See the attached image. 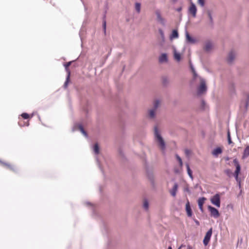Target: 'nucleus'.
<instances>
[{
    "label": "nucleus",
    "instance_id": "obj_48",
    "mask_svg": "<svg viewBox=\"0 0 249 249\" xmlns=\"http://www.w3.org/2000/svg\"><path fill=\"white\" fill-rule=\"evenodd\" d=\"M119 154L120 155V156H121L122 157V158H124V154L123 151L121 149L119 150Z\"/></svg>",
    "mask_w": 249,
    "mask_h": 249
},
{
    "label": "nucleus",
    "instance_id": "obj_4",
    "mask_svg": "<svg viewBox=\"0 0 249 249\" xmlns=\"http://www.w3.org/2000/svg\"><path fill=\"white\" fill-rule=\"evenodd\" d=\"M78 129H79L82 134L86 137L87 138L88 137V133L84 129V127L82 124H75L72 128V131L74 132L77 130Z\"/></svg>",
    "mask_w": 249,
    "mask_h": 249
},
{
    "label": "nucleus",
    "instance_id": "obj_9",
    "mask_svg": "<svg viewBox=\"0 0 249 249\" xmlns=\"http://www.w3.org/2000/svg\"><path fill=\"white\" fill-rule=\"evenodd\" d=\"M155 14L157 16V21L162 26H164L165 25V20L161 17L160 11L159 10H157L155 11Z\"/></svg>",
    "mask_w": 249,
    "mask_h": 249
},
{
    "label": "nucleus",
    "instance_id": "obj_28",
    "mask_svg": "<svg viewBox=\"0 0 249 249\" xmlns=\"http://www.w3.org/2000/svg\"><path fill=\"white\" fill-rule=\"evenodd\" d=\"M174 57L175 59H176L178 62L180 61L181 58L180 53L177 52L176 50L174 52Z\"/></svg>",
    "mask_w": 249,
    "mask_h": 249
},
{
    "label": "nucleus",
    "instance_id": "obj_26",
    "mask_svg": "<svg viewBox=\"0 0 249 249\" xmlns=\"http://www.w3.org/2000/svg\"><path fill=\"white\" fill-rule=\"evenodd\" d=\"M207 15H208V18H209L210 24L212 26H213V21L212 14L211 11L210 10H208Z\"/></svg>",
    "mask_w": 249,
    "mask_h": 249
},
{
    "label": "nucleus",
    "instance_id": "obj_13",
    "mask_svg": "<svg viewBox=\"0 0 249 249\" xmlns=\"http://www.w3.org/2000/svg\"><path fill=\"white\" fill-rule=\"evenodd\" d=\"M185 211L188 217H192L193 215V211L189 201L188 200L185 205Z\"/></svg>",
    "mask_w": 249,
    "mask_h": 249
},
{
    "label": "nucleus",
    "instance_id": "obj_18",
    "mask_svg": "<svg viewBox=\"0 0 249 249\" xmlns=\"http://www.w3.org/2000/svg\"><path fill=\"white\" fill-rule=\"evenodd\" d=\"M178 188V184L177 182H175L173 187V188L170 191V194L173 196H176L177 191Z\"/></svg>",
    "mask_w": 249,
    "mask_h": 249
},
{
    "label": "nucleus",
    "instance_id": "obj_43",
    "mask_svg": "<svg viewBox=\"0 0 249 249\" xmlns=\"http://www.w3.org/2000/svg\"><path fill=\"white\" fill-rule=\"evenodd\" d=\"M206 105V103L203 99H202L201 101V107L204 109L205 108V106Z\"/></svg>",
    "mask_w": 249,
    "mask_h": 249
},
{
    "label": "nucleus",
    "instance_id": "obj_42",
    "mask_svg": "<svg viewBox=\"0 0 249 249\" xmlns=\"http://www.w3.org/2000/svg\"><path fill=\"white\" fill-rule=\"evenodd\" d=\"M198 3L201 6L203 7L205 5V0H197Z\"/></svg>",
    "mask_w": 249,
    "mask_h": 249
},
{
    "label": "nucleus",
    "instance_id": "obj_56",
    "mask_svg": "<svg viewBox=\"0 0 249 249\" xmlns=\"http://www.w3.org/2000/svg\"><path fill=\"white\" fill-rule=\"evenodd\" d=\"M34 115V113H32L31 115L30 116V118H32Z\"/></svg>",
    "mask_w": 249,
    "mask_h": 249
},
{
    "label": "nucleus",
    "instance_id": "obj_30",
    "mask_svg": "<svg viewBox=\"0 0 249 249\" xmlns=\"http://www.w3.org/2000/svg\"><path fill=\"white\" fill-rule=\"evenodd\" d=\"M149 202L147 199H144L143 203V208L145 210H148L149 209Z\"/></svg>",
    "mask_w": 249,
    "mask_h": 249
},
{
    "label": "nucleus",
    "instance_id": "obj_34",
    "mask_svg": "<svg viewBox=\"0 0 249 249\" xmlns=\"http://www.w3.org/2000/svg\"><path fill=\"white\" fill-rule=\"evenodd\" d=\"M155 111L156 110L153 108L150 110L149 115L150 118H154L155 117Z\"/></svg>",
    "mask_w": 249,
    "mask_h": 249
},
{
    "label": "nucleus",
    "instance_id": "obj_2",
    "mask_svg": "<svg viewBox=\"0 0 249 249\" xmlns=\"http://www.w3.org/2000/svg\"><path fill=\"white\" fill-rule=\"evenodd\" d=\"M233 162L235 166V170L234 172L233 175L236 181L237 182H239V181H241L240 179L239 178V175L241 169V165L237 159H234L233 160Z\"/></svg>",
    "mask_w": 249,
    "mask_h": 249
},
{
    "label": "nucleus",
    "instance_id": "obj_58",
    "mask_svg": "<svg viewBox=\"0 0 249 249\" xmlns=\"http://www.w3.org/2000/svg\"><path fill=\"white\" fill-rule=\"evenodd\" d=\"M171 0L174 3L177 2V1H178V0Z\"/></svg>",
    "mask_w": 249,
    "mask_h": 249
},
{
    "label": "nucleus",
    "instance_id": "obj_20",
    "mask_svg": "<svg viewBox=\"0 0 249 249\" xmlns=\"http://www.w3.org/2000/svg\"><path fill=\"white\" fill-rule=\"evenodd\" d=\"M222 153V149L220 147L215 148L213 151V154L215 157H217L219 154Z\"/></svg>",
    "mask_w": 249,
    "mask_h": 249
},
{
    "label": "nucleus",
    "instance_id": "obj_8",
    "mask_svg": "<svg viewBox=\"0 0 249 249\" xmlns=\"http://www.w3.org/2000/svg\"><path fill=\"white\" fill-rule=\"evenodd\" d=\"M197 8L194 3L191 1L190 6L188 8V13L191 14L194 18L196 15Z\"/></svg>",
    "mask_w": 249,
    "mask_h": 249
},
{
    "label": "nucleus",
    "instance_id": "obj_39",
    "mask_svg": "<svg viewBox=\"0 0 249 249\" xmlns=\"http://www.w3.org/2000/svg\"><path fill=\"white\" fill-rule=\"evenodd\" d=\"M96 162H97V163L98 164L99 168H100V169L101 171V172H102V173L104 174V172L103 169L102 167H101V164L100 163V161H99V160L98 157L96 158Z\"/></svg>",
    "mask_w": 249,
    "mask_h": 249
},
{
    "label": "nucleus",
    "instance_id": "obj_7",
    "mask_svg": "<svg viewBox=\"0 0 249 249\" xmlns=\"http://www.w3.org/2000/svg\"><path fill=\"white\" fill-rule=\"evenodd\" d=\"M208 209L210 212L211 215L212 216H213L215 218H216L219 216L220 213L218 210L216 208L212 206L211 205H209L208 206Z\"/></svg>",
    "mask_w": 249,
    "mask_h": 249
},
{
    "label": "nucleus",
    "instance_id": "obj_25",
    "mask_svg": "<svg viewBox=\"0 0 249 249\" xmlns=\"http://www.w3.org/2000/svg\"><path fill=\"white\" fill-rule=\"evenodd\" d=\"M93 150L95 155H97L99 153L100 147L97 143L93 145Z\"/></svg>",
    "mask_w": 249,
    "mask_h": 249
},
{
    "label": "nucleus",
    "instance_id": "obj_23",
    "mask_svg": "<svg viewBox=\"0 0 249 249\" xmlns=\"http://www.w3.org/2000/svg\"><path fill=\"white\" fill-rule=\"evenodd\" d=\"M160 62H167L168 61V56L166 53H162L159 58Z\"/></svg>",
    "mask_w": 249,
    "mask_h": 249
},
{
    "label": "nucleus",
    "instance_id": "obj_29",
    "mask_svg": "<svg viewBox=\"0 0 249 249\" xmlns=\"http://www.w3.org/2000/svg\"><path fill=\"white\" fill-rule=\"evenodd\" d=\"M169 83L168 79L166 76H163L162 77V84L163 86L166 87Z\"/></svg>",
    "mask_w": 249,
    "mask_h": 249
},
{
    "label": "nucleus",
    "instance_id": "obj_31",
    "mask_svg": "<svg viewBox=\"0 0 249 249\" xmlns=\"http://www.w3.org/2000/svg\"><path fill=\"white\" fill-rule=\"evenodd\" d=\"M70 80V74L69 75H67L66 81L64 84L63 87L64 89H66L68 87V84Z\"/></svg>",
    "mask_w": 249,
    "mask_h": 249
},
{
    "label": "nucleus",
    "instance_id": "obj_12",
    "mask_svg": "<svg viewBox=\"0 0 249 249\" xmlns=\"http://www.w3.org/2000/svg\"><path fill=\"white\" fill-rule=\"evenodd\" d=\"M235 57V53L233 51H231L228 55L227 62L229 64H231Z\"/></svg>",
    "mask_w": 249,
    "mask_h": 249
},
{
    "label": "nucleus",
    "instance_id": "obj_3",
    "mask_svg": "<svg viewBox=\"0 0 249 249\" xmlns=\"http://www.w3.org/2000/svg\"><path fill=\"white\" fill-rule=\"evenodd\" d=\"M200 78V84L199 86L198 87L197 91V93L198 95H201L203 94L207 90V89L205 80L201 77Z\"/></svg>",
    "mask_w": 249,
    "mask_h": 249
},
{
    "label": "nucleus",
    "instance_id": "obj_38",
    "mask_svg": "<svg viewBox=\"0 0 249 249\" xmlns=\"http://www.w3.org/2000/svg\"><path fill=\"white\" fill-rule=\"evenodd\" d=\"M20 116H21L24 119H28L30 118L29 114L26 112L21 114Z\"/></svg>",
    "mask_w": 249,
    "mask_h": 249
},
{
    "label": "nucleus",
    "instance_id": "obj_40",
    "mask_svg": "<svg viewBox=\"0 0 249 249\" xmlns=\"http://www.w3.org/2000/svg\"><path fill=\"white\" fill-rule=\"evenodd\" d=\"M180 6L178 7V8H175V10L178 12H180L182 10V6H183V2H181L180 3Z\"/></svg>",
    "mask_w": 249,
    "mask_h": 249
},
{
    "label": "nucleus",
    "instance_id": "obj_59",
    "mask_svg": "<svg viewBox=\"0 0 249 249\" xmlns=\"http://www.w3.org/2000/svg\"><path fill=\"white\" fill-rule=\"evenodd\" d=\"M167 249H172L171 246H169Z\"/></svg>",
    "mask_w": 249,
    "mask_h": 249
},
{
    "label": "nucleus",
    "instance_id": "obj_62",
    "mask_svg": "<svg viewBox=\"0 0 249 249\" xmlns=\"http://www.w3.org/2000/svg\"><path fill=\"white\" fill-rule=\"evenodd\" d=\"M229 160V158H228V157H227V160Z\"/></svg>",
    "mask_w": 249,
    "mask_h": 249
},
{
    "label": "nucleus",
    "instance_id": "obj_47",
    "mask_svg": "<svg viewBox=\"0 0 249 249\" xmlns=\"http://www.w3.org/2000/svg\"><path fill=\"white\" fill-rule=\"evenodd\" d=\"M193 72V78L194 79H196V77L198 76V75L196 72V71H194Z\"/></svg>",
    "mask_w": 249,
    "mask_h": 249
},
{
    "label": "nucleus",
    "instance_id": "obj_21",
    "mask_svg": "<svg viewBox=\"0 0 249 249\" xmlns=\"http://www.w3.org/2000/svg\"><path fill=\"white\" fill-rule=\"evenodd\" d=\"M86 205L87 206H89L91 208L92 212V215L93 216H97V214L95 212V206L92 203H91L90 202H89V201H87L86 202Z\"/></svg>",
    "mask_w": 249,
    "mask_h": 249
},
{
    "label": "nucleus",
    "instance_id": "obj_10",
    "mask_svg": "<svg viewBox=\"0 0 249 249\" xmlns=\"http://www.w3.org/2000/svg\"><path fill=\"white\" fill-rule=\"evenodd\" d=\"M185 38L187 43L195 44L196 42V39L191 36L187 31H185Z\"/></svg>",
    "mask_w": 249,
    "mask_h": 249
},
{
    "label": "nucleus",
    "instance_id": "obj_22",
    "mask_svg": "<svg viewBox=\"0 0 249 249\" xmlns=\"http://www.w3.org/2000/svg\"><path fill=\"white\" fill-rule=\"evenodd\" d=\"M249 156V145H247L245 149L244 150L243 155L242 156V158L243 159H245Z\"/></svg>",
    "mask_w": 249,
    "mask_h": 249
},
{
    "label": "nucleus",
    "instance_id": "obj_57",
    "mask_svg": "<svg viewBox=\"0 0 249 249\" xmlns=\"http://www.w3.org/2000/svg\"><path fill=\"white\" fill-rule=\"evenodd\" d=\"M25 125L28 126L29 125V123L28 122L26 124H25Z\"/></svg>",
    "mask_w": 249,
    "mask_h": 249
},
{
    "label": "nucleus",
    "instance_id": "obj_51",
    "mask_svg": "<svg viewBox=\"0 0 249 249\" xmlns=\"http://www.w3.org/2000/svg\"><path fill=\"white\" fill-rule=\"evenodd\" d=\"M194 222H195L196 225L198 226L199 225V222L197 219H194Z\"/></svg>",
    "mask_w": 249,
    "mask_h": 249
},
{
    "label": "nucleus",
    "instance_id": "obj_44",
    "mask_svg": "<svg viewBox=\"0 0 249 249\" xmlns=\"http://www.w3.org/2000/svg\"><path fill=\"white\" fill-rule=\"evenodd\" d=\"M190 68H191L192 72L196 71L194 67V66L191 61H190Z\"/></svg>",
    "mask_w": 249,
    "mask_h": 249
},
{
    "label": "nucleus",
    "instance_id": "obj_19",
    "mask_svg": "<svg viewBox=\"0 0 249 249\" xmlns=\"http://www.w3.org/2000/svg\"><path fill=\"white\" fill-rule=\"evenodd\" d=\"M0 163L5 166L7 168L10 169L11 171H15V169L14 166L9 164V163L4 162L0 160Z\"/></svg>",
    "mask_w": 249,
    "mask_h": 249
},
{
    "label": "nucleus",
    "instance_id": "obj_49",
    "mask_svg": "<svg viewBox=\"0 0 249 249\" xmlns=\"http://www.w3.org/2000/svg\"><path fill=\"white\" fill-rule=\"evenodd\" d=\"M184 191L185 192H188V193H189V194H191V191H190V189H189V188L188 187H186V188L184 189Z\"/></svg>",
    "mask_w": 249,
    "mask_h": 249
},
{
    "label": "nucleus",
    "instance_id": "obj_55",
    "mask_svg": "<svg viewBox=\"0 0 249 249\" xmlns=\"http://www.w3.org/2000/svg\"><path fill=\"white\" fill-rule=\"evenodd\" d=\"M237 183H238V185L239 188H241V181H239V182H237Z\"/></svg>",
    "mask_w": 249,
    "mask_h": 249
},
{
    "label": "nucleus",
    "instance_id": "obj_24",
    "mask_svg": "<svg viewBox=\"0 0 249 249\" xmlns=\"http://www.w3.org/2000/svg\"><path fill=\"white\" fill-rule=\"evenodd\" d=\"M186 168H187V174L189 175V177L191 178L192 180L193 179V172L191 170L189 164L188 163H186Z\"/></svg>",
    "mask_w": 249,
    "mask_h": 249
},
{
    "label": "nucleus",
    "instance_id": "obj_61",
    "mask_svg": "<svg viewBox=\"0 0 249 249\" xmlns=\"http://www.w3.org/2000/svg\"><path fill=\"white\" fill-rule=\"evenodd\" d=\"M38 117L39 119L40 120V117L39 115H38Z\"/></svg>",
    "mask_w": 249,
    "mask_h": 249
},
{
    "label": "nucleus",
    "instance_id": "obj_14",
    "mask_svg": "<svg viewBox=\"0 0 249 249\" xmlns=\"http://www.w3.org/2000/svg\"><path fill=\"white\" fill-rule=\"evenodd\" d=\"M206 200V198L203 196L199 198L197 200L198 208L201 212H203V205Z\"/></svg>",
    "mask_w": 249,
    "mask_h": 249
},
{
    "label": "nucleus",
    "instance_id": "obj_54",
    "mask_svg": "<svg viewBox=\"0 0 249 249\" xmlns=\"http://www.w3.org/2000/svg\"><path fill=\"white\" fill-rule=\"evenodd\" d=\"M108 9V6H107V3H106V5H105V10H107Z\"/></svg>",
    "mask_w": 249,
    "mask_h": 249
},
{
    "label": "nucleus",
    "instance_id": "obj_17",
    "mask_svg": "<svg viewBox=\"0 0 249 249\" xmlns=\"http://www.w3.org/2000/svg\"><path fill=\"white\" fill-rule=\"evenodd\" d=\"M179 35L177 29H174L172 30L171 34L170 35V39L173 40V39L178 38Z\"/></svg>",
    "mask_w": 249,
    "mask_h": 249
},
{
    "label": "nucleus",
    "instance_id": "obj_41",
    "mask_svg": "<svg viewBox=\"0 0 249 249\" xmlns=\"http://www.w3.org/2000/svg\"><path fill=\"white\" fill-rule=\"evenodd\" d=\"M160 105V100H156L155 102L154 103V108L155 110Z\"/></svg>",
    "mask_w": 249,
    "mask_h": 249
},
{
    "label": "nucleus",
    "instance_id": "obj_6",
    "mask_svg": "<svg viewBox=\"0 0 249 249\" xmlns=\"http://www.w3.org/2000/svg\"><path fill=\"white\" fill-rule=\"evenodd\" d=\"M213 233V228H211L206 233V234L203 240V243L204 246H206L208 245Z\"/></svg>",
    "mask_w": 249,
    "mask_h": 249
},
{
    "label": "nucleus",
    "instance_id": "obj_16",
    "mask_svg": "<svg viewBox=\"0 0 249 249\" xmlns=\"http://www.w3.org/2000/svg\"><path fill=\"white\" fill-rule=\"evenodd\" d=\"M77 59H78V58L74 61H69V62H66V63H64L63 64V66L65 67V69L67 73V75H69L70 73V75H71V71L69 70V67H70V66L71 64V63L75 61Z\"/></svg>",
    "mask_w": 249,
    "mask_h": 249
},
{
    "label": "nucleus",
    "instance_id": "obj_33",
    "mask_svg": "<svg viewBox=\"0 0 249 249\" xmlns=\"http://www.w3.org/2000/svg\"><path fill=\"white\" fill-rule=\"evenodd\" d=\"M158 31L161 36L162 41L164 42L165 41V36L163 31L161 28H159Z\"/></svg>",
    "mask_w": 249,
    "mask_h": 249
},
{
    "label": "nucleus",
    "instance_id": "obj_1",
    "mask_svg": "<svg viewBox=\"0 0 249 249\" xmlns=\"http://www.w3.org/2000/svg\"><path fill=\"white\" fill-rule=\"evenodd\" d=\"M154 135L156 140L159 142V144L162 150H164L165 148V142L160 134V132L157 127V126L154 127Z\"/></svg>",
    "mask_w": 249,
    "mask_h": 249
},
{
    "label": "nucleus",
    "instance_id": "obj_50",
    "mask_svg": "<svg viewBox=\"0 0 249 249\" xmlns=\"http://www.w3.org/2000/svg\"><path fill=\"white\" fill-rule=\"evenodd\" d=\"M249 96H248V100L246 101V107H247L248 105H249Z\"/></svg>",
    "mask_w": 249,
    "mask_h": 249
},
{
    "label": "nucleus",
    "instance_id": "obj_35",
    "mask_svg": "<svg viewBox=\"0 0 249 249\" xmlns=\"http://www.w3.org/2000/svg\"><path fill=\"white\" fill-rule=\"evenodd\" d=\"M227 139L229 144H231L233 143L231 140L230 132L229 131H228L227 132Z\"/></svg>",
    "mask_w": 249,
    "mask_h": 249
},
{
    "label": "nucleus",
    "instance_id": "obj_46",
    "mask_svg": "<svg viewBox=\"0 0 249 249\" xmlns=\"http://www.w3.org/2000/svg\"><path fill=\"white\" fill-rule=\"evenodd\" d=\"M102 232H103V234L107 233V228L106 227V226H105V225L104 224V231H103Z\"/></svg>",
    "mask_w": 249,
    "mask_h": 249
},
{
    "label": "nucleus",
    "instance_id": "obj_36",
    "mask_svg": "<svg viewBox=\"0 0 249 249\" xmlns=\"http://www.w3.org/2000/svg\"><path fill=\"white\" fill-rule=\"evenodd\" d=\"M176 159L179 162V165L180 166H182V165H183V162H182V159L180 157V156L178 155V154H176Z\"/></svg>",
    "mask_w": 249,
    "mask_h": 249
},
{
    "label": "nucleus",
    "instance_id": "obj_45",
    "mask_svg": "<svg viewBox=\"0 0 249 249\" xmlns=\"http://www.w3.org/2000/svg\"><path fill=\"white\" fill-rule=\"evenodd\" d=\"M191 153V152H190V150L188 149H185V154L186 156H189V155Z\"/></svg>",
    "mask_w": 249,
    "mask_h": 249
},
{
    "label": "nucleus",
    "instance_id": "obj_32",
    "mask_svg": "<svg viewBox=\"0 0 249 249\" xmlns=\"http://www.w3.org/2000/svg\"><path fill=\"white\" fill-rule=\"evenodd\" d=\"M141 4L140 2H137L135 4V10L137 13H139L141 11Z\"/></svg>",
    "mask_w": 249,
    "mask_h": 249
},
{
    "label": "nucleus",
    "instance_id": "obj_5",
    "mask_svg": "<svg viewBox=\"0 0 249 249\" xmlns=\"http://www.w3.org/2000/svg\"><path fill=\"white\" fill-rule=\"evenodd\" d=\"M211 203L216 207H220V196L218 193H216L211 198Z\"/></svg>",
    "mask_w": 249,
    "mask_h": 249
},
{
    "label": "nucleus",
    "instance_id": "obj_52",
    "mask_svg": "<svg viewBox=\"0 0 249 249\" xmlns=\"http://www.w3.org/2000/svg\"><path fill=\"white\" fill-rule=\"evenodd\" d=\"M81 1H82V3L83 4V5L84 6L85 10L86 11L87 10V9L84 4V1H83V0H81Z\"/></svg>",
    "mask_w": 249,
    "mask_h": 249
},
{
    "label": "nucleus",
    "instance_id": "obj_53",
    "mask_svg": "<svg viewBox=\"0 0 249 249\" xmlns=\"http://www.w3.org/2000/svg\"><path fill=\"white\" fill-rule=\"evenodd\" d=\"M18 125H19V126H25V124H20L19 122H18Z\"/></svg>",
    "mask_w": 249,
    "mask_h": 249
},
{
    "label": "nucleus",
    "instance_id": "obj_27",
    "mask_svg": "<svg viewBox=\"0 0 249 249\" xmlns=\"http://www.w3.org/2000/svg\"><path fill=\"white\" fill-rule=\"evenodd\" d=\"M212 48V44L210 42H206L204 50L206 52H209Z\"/></svg>",
    "mask_w": 249,
    "mask_h": 249
},
{
    "label": "nucleus",
    "instance_id": "obj_60",
    "mask_svg": "<svg viewBox=\"0 0 249 249\" xmlns=\"http://www.w3.org/2000/svg\"><path fill=\"white\" fill-rule=\"evenodd\" d=\"M79 36L81 37V39H82L81 32H80V33H79Z\"/></svg>",
    "mask_w": 249,
    "mask_h": 249
},
{
    "label": "nucleus",
    "instance_id": "obj_15",
    "mask_svg": "<svg viewBox=\"0 0 249 249\" xmlns=\"http://www.w3.org/2000/svg\"><path fill=\"white\" fill-rule=\"evenodd\" d=\"M107 13V10H105L104 12V15L103 16V29L104 32V34H106V28H107V22H106V14Z\"/></svg>",
    "mask_w": 249,
    "mask_h": 249
},
{
    "label": "nucleus",
    "instance_id": "obj_37",
    "mask_svg": "<svg viewBox=\"0 0 249 249\" xmlns=\"http://www.w3.org/2000/svg\"><path fill=\"white\" fill-rule=\"evenodd\" d=\"M225 173L230 178L231 177L232 175V171L230 169H227L225 170Z\"/></svg>",
    "mask_w": 249,
    "mask_h": 249
},
{
    "label": "nucleus",
    "instance_id": "obj_11",
    "mask_svg": "<svg viewBox=\"0 0 249 249\" xmlns=\"http://www.w3.org/2000/svg\"><path fill=\"white\" fill-rule=\"evenodd\" d=\"M146 175L148 178L150 180L151 184L153 186L155 185V181H154V176L153 172L149 170L148 169H146Z\"/></svg>",
    "mask_w": 249,
    "mask_h": 249
}]
</instances>
